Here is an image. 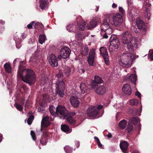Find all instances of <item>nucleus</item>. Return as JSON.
<instances>
[{"mask_svg": "<svg viewBox=\"0 0 153 153\" xmlns=\"http://www.w3.org/2000/svg\"><path fill=\"white\" fill-rule=\"evenodd\" d=\"M56 113L58 115L60 114L64 117H67L68 114V111L65 108L61 105H59L56 107Z\"/></svg>", "mask_w": 153, "mask_h": 153, "instance_id": "9d476101", "label": "nucleus"}, {"mask_svg": "<svg viewBox=\"0 0 153 153\" xmlns=\"http://www.w3.org/2000/svg\"><path fill=\"white\" fill-rule=\"evenodd\" d=\"M100 54L103 58L105 63L107 65H109L110 62L108 59L109 56L107 48L103 47L100 48Z\"/></svg>", "mask_w": 153, "mask_h": 153, "instance_id": "6e6552de", "label": "nucleus"}, {"mask_svg": "<svg viewBox=\"0 0 153 153\" xmlns=\"http://www.w3.org/2000/svg\"><path fill=\"white\" fill-rule=\"evenodd\" d=\"M130 79L131 81L134 84H135L137 80V76L134 74H131L128 76H126L125 77V79Z\"/></svg>", "mask_w": 153, "mask_h": 153, "instance_id": "aec40b11", "label": "nucleus"}, {"mask_svg": "<svg viewBox=\"0 0 153 153\" xmlns=\"http://www.w3.org/2000/svg\"><path fill=\"white\" fill-rule=\"evenodd\" d=\"M145 13H146L145 16V17L147 18L148 19H149V16H150V13H148L147 12H146Z\"/></svg>", "mask_w": 153, "mask_h": 153, "instance_id": "5fc2aeb1", "label": "nucleus"}, {"mask_svg": "<svg viewBox=\"0 0 153 153\" xmlns=\"http://www.w3.org/2000/svg\"><path fill=\"white\" fill-rule=\"evenodd\" d=\"M43 99L45 101L47 102L49 100V97L46 94H44L43 95Z\"/></svg>", "mask_w": 153, "mask_h": 153, "instance_id": "de8ad7c7", "label": "nucleus"}, {"mask_svg": "<svg viewBox=\"0 0 153 153\" xmlns=\"http://www.w3.org/2000/svg\"><path fill=\"white\" fill-rule=\"evenodd\" d=\"M138 120V118L136 117H133L130 118V121L134 125L137 123Z\"/></svg>", "mask_w": 153, "mask_h": 153, "instance_id": "473e14b6", "label": "nucleus"}, {"mask_svg": "<svg viewBox=\"0 0 153 153\" xmlns=\"http://www.w3.org/2000/svg\"><path fill=\"white\" fill-rule=\"evenodd\" d=\"M48 0H40V4L39 9L42 10L47 9L48 6Z\"/></svg>", "mask_w": 153, "mask_h": 153, "instance_id": "dca6fc26", "label": "nucleus"}, {"mask_svg": "<svg viewBox=\"0 0 153 153\" xmlns=\"http://www.w3.org/2000/svg\"><path fill=\"white\" fill-rule=\"evenodd\" d=\"M102 25L101 26V31H104V32H105V33L103 34V38H105V39H107L108 37V36L107 35V34L110 35L111 33H112V30L111 29V32L110 31V33H108V32H107V31H106L107 30H104L103 29H102L103 28H102Z\"/></svg>", "mask_w": 153, "mask_h": 153, "instance_id": "c85d7f7f", "label": "nucleus"}, {"mask_svg": "<svg viewBox=\"0 0 153 153\" xmlns=\"http://www.w3.org/2000/svg\"><path fill=\"white\" fill-rule=\"evenodd\" d=\"M151 6V4L150 3L147 4H146V7H150Z\"/></svg>", "mask_w": 153, "mask_h": 153, "instance_id": "774afa93", "label": "nucleus"}, {"mask_svg": "<svg viewBox=\"0 0 153 153\" xmlns=\"http://www.w3.org/2000/svg\"><path fill=\"white\" fill-rule=\"evenodd\" d=\"M64 149L66 153H71L72 150L71 147L68 146H66L64 147Z\"/></svg>", "mask_w": 153, "mask_h": 153, "instance_id": "72a5a7b5", "label": "nucleus"}, {"mask_svg": "<svg viewBox=\"0 0 153 153\" xmlns=\"http://www.w3.org/2000/svg\"><path fill=\"white\" fill-rule=\"evenodd\" d=\"M56 87V95L58 97H62L64 94L65 85L64 82H61L59 84H54Z\"/></svg>", "mask_w": 153, "mask_h": 153, "instance_id": "39448f33", "label": "nucleus"}, {"mask_svg": "<svg viewBox=\"0 0 153 153\" xmlns=\"http://www.w3.org/2000/svg\"><path fill=\"white\" fill-rule=\"evenodd\" d=\"M117 7V5L114 3H113L112 5V7L113 8H115Z\"/></svg>", "mask_w": 153, "mask_h": 153, "instance_id": "052dcab7", "label": "nucleus"}, {"mask_svg": "<svg viewBox=\"0 0 153 153\" xmlns=\"http://www.w3.org/2000/svg\"><path fill=\"white\" fill-rule=\"evenodd\" d=\"M133 127L131 123H128L126 128V131L128 133H130L132 130Z\"/></svg>", "mask_w": 153, "mask_h": 153, "instance_id": "c756f323", "label": "nucleus"}, {"mask_svg": "<svg viewBox=\"0 0 153 153\" xmlns=\"http://www.w3.org/2000/svg\"><path fill=\"white\" fill-rule=\"evenodd\" d=\"M85 50V51L86 53H87L88 51V47H85L84 48Z\"/></svg>", "mask_w": 153, "mask_h": 153, "instance_id": "0e129e2a", "label": "nucleus"}, {"mask_svg": "<svg viewBox=\"0 0 153 153\" xmlns=\"http://www.w3.org/2000/svg\"><path fill=\"white\" fill-rule=\"evenodd\" d=\"M49 119V117L47 116L44 117H43L41 123L43 124V122H45L46 121H48V120Z\"/></svg>", "mask_w": 153, "mask_h": 153, "instance_id": "49530a36", "label": "nucleus"}, {"mask_svg": "<svg viewBox=\"0 0 153 153\" xmlns=\"http://www.w3.org/2000/svg\"><path fill=\"white\" fill-rule=\"evenodd\" d=\"M132 39V36L128 31L125 32V47L127 46V49L130 51H132L133 46L131 41Z\"/></svg>", "mask_w": 153, "mask_h": 153, "instance_id": "423d86ee", "label": "nucleus"}, {"mask_svg": "<svg viewBox=\"0 0 153 153\" xmlns=\"http://www.w3.org/2000/svg\"><path fill=\"white\" fill-rule=\"evenodd\" d=\"M110 45L115 48H117L120 45V43L118 38L114 35H112L110 39Z\"/></svg>", "mask_w": 153, "mask_h": 153, "instance_id": "1a4fd4ad", "label": "nucleus"}, {"mask_svg": "<svg viewBox=\"0 0 153 153\" xmlns=\"http://www.w3.org/2000/svg\"><path fill=\"white\" fill-rule=\"evenodd\" d=\"M34 116L33 115L30 116L27 120V123L28 125H30L34 119Z\"/></svg>", "mask_w": 153, "mask_h": 153, "instance_id": "4c0bfd02", "label": "nucleus"}, {"mask_svg": "<svg viewBox=\"0 0 153 153\" xmlns=\"http://www.w3.org/2000/svg\"><path fill=\"white\" fill-rule=\"evenodd\" d=\"M150 57L152 60H153V51H152V53L150 54Z\"/></svg>", "mask_w": 153, "mask_h": 153, "instance_id": "bf43d9fd", "label": "nucleus"}, {"mask_svg": "<svg viewBox=\"0 0 153 153\" xmlns=\"http://www.w3.org/2000/svg\"><path fill=\"white\" fill-rule=\"evenodd\" d=\"M102 105H100L98 106H91L87 110V114L88 116L92 117H96L99 113L100 110L103 108Z\"/></svg>", "mask_w": 153, "mask_h": 153, "instance_id": "20e7f679", "label": "nucleus"}, {"mask_svg": "<svg viewBox=\"0 0 153 153\" xmlns=\"http://www.w3.org/2000/svg\"><path fill=\"white\" fill-rule=\"evenodd\" d=\"M35 23V21L31 22L27 26V27L28 29H31L33 28V26L34 23Z\"/></svg>", "mask_w": 153, "mask_h": 153, "instance_id": "37998d69", "label": "nucleus"}, {"mask_svg": "<svg viewBox=\"0 0 153 153\" xmlns=\"http://www.w3.org/2000/svg\"><path fill=\"white\" fill-rule=\"evenodd\" d=\"M46 37L45 35H42L39 36V43L42 44L45 40Z\"/></svg>", "mask_w": 153, "mask_h": 153, "instance_id": "e433bc0d", "label": "nucleus"}, {"mask_svg": "<svg viewBox=\"0 0 153 153\" xmlns=\"http://www.w3.org/2000/svg\"><path fill=\"white\" fill-rule=\"evenodd\" d=\"M49 111L51 114L53 116H54L55 115V111H54L53 107H50Z\"/></svg>", "mask_w": 153, "mask_h": 153, "instance_id": "a18cd8bd", "label": "nucleus"}, {"mask_svg": "<svg viewBox=\"0 0 153 153\" xmlns=\"http://www.w3.org/2000/svg\"><path fill=\"white\" fill-rule=\"evenodd\" d=\"M15 106L16 108L19 111H21L22 110L23 108L19 104H15Z\"/></svg>", "mask_w": 153, "mask_h": 153, "instance_id": "79ce46f5", "label": "nucleus"}, {"mask_svg": "<svg viewBox=\"0 0 153 153\" xmlns=\"http://www.w3.org/2000/svg\"><path fill=\"white\" fill-rule=\"evenodd\" d=\"M61 129L65 132L69 133L71 132V131H70V128L68 126L65 124L61 125Z\"/></svg>", "mask_w": 153, "mask_h": 153, "instance_id": "5701e85b", "label": "nucleus"}, {"mask_svg": "<svg viewBox=\"0 0 153 153\" xmlns=\"http://www.w3.org/2000/svg\"><path fill=\"white\" fill-rule=\"evenodd\" d=\"M80 88L81 93L84 94L87 93L89 90V88L88 87L86 84L85 83H82L80 85Z\"/></svg>", "mask_w": 153, "mask_h": 153, "instance_id": "a211bd4d", "label": "nucleus"}, {"mask_svg": "<svg viewBox=\"0 0 153 153\" xmlns=\"http://www.w3.org/2000/svg\"><path fill=\"white\" fill-rule=\"evenodd\" d=\"M133 109L129 108L128 109L127 112L129 114H133Z\"/></svg>", "mask_w": 153, "mask_h": 153, "instance_id": "3c124183", "label": "nucleus"}, {"mask_svg": "<svg viewBox=\"0 0 153 153\" xmlns=\"http://www.w3.org/2000/svg\"><path fill=\"white\" fill-rule=\"evenodd\" d=\"M132 92L130 86L128 84H125V94L130 95Z\"/></svg>", "mask_w": 153, "mask_h": 153, "instance_id": "412c9836", "label": "nucleus"}, {"mask_svg": "<svg viewBox=\"0 0 153 153\" xmlns=\"http://www.w3.org/2000/svg\"><path fill=\"white\" fill-rule=\"evenodd\" d=\"M136 23L139 29L142 31L146 32V29L144 22L140 19H137Z\"/></svg>", "mask_w": 153, "mask_h": 153, "instance_id": "ddd939ff", "label": "nucleus"}, {"mask_svg": "<svg viewBox=\"0 0 153 153\" xmlns=\"http://www.w3.org/2000/svg\"><path fill=\"white\" fill-rule=\"evenodd\" d=\"M132 50H133V49ZM125 50H126V51L127 52H128L126 54L125 53V56H126L128 58V59H129L131 60L132 59V55L131 53L133 51V50L131 51H130L127 49V48H126L125 49Z\"/></svg>", "mask_w": 153, "mask_h": 153, "instance_id": "a878e982", "label": "nucleus"}, {"mask_svg": "<svg viewBox=\"0 0 153 153\" xmlns=\"http://www.w3.org/2000/svg\"><path fill=\"white\" fill-rule=\"evenodd\" d=\"M50 124L51 123L49 121L43 122V124L41 123V131H42L43 128H46L48 127Z\"/></svg>", "mask_w": 153, "mask_h": 153, "instance_id": "bb28decb", "label": "nucleus"}, {"mask_svg": "<svg viewBox=\"0 0 153 153\" xmlns=\"http://www.w3.org/2000/svg\"><path fill=\"white\" fill-rule=\"evenodd\" d=\"M66 120L68 124L72 126L74 125L76 123V120L72 117H68Z\"/></svg>", "mask_w": 153, "mask_h": 153, "instance_id": "b1692460", "label": "nucleus"}, {"mask_svg": "<svg viewBox=\"0 0 153 153\" xmlns=\"http://www.w3.org/2000/svg\"><path fill=\"white\" fill-rule=\"evenodd\" d=\"M122 42L123 43H124V33H123L122 34Z\"/></svg>", "mask_w": 153, "mask_h": 153, "instance_id": "4d7b16f0", "label": "nucleus"}, {"mask_svg": "<svg viewBox=\"0 0 153 153\" xmlns=\"http://www.w3.org/2000/svg\"><path fill=\"white\" fill-rule=\"evenodd\" d=\"M0 23L1 24L3 25L4 24V22L2 20H0Z\"/></svg>", "mask_w": 153, "mask_h": 153, "instance_id": "338daca9", "label": "nucleus"}, {"mask_svg": "<svg viewBox=\"0 0 153 153\" xmlns=\"http://www.w3.org/2000/svg\"><path fill=\"white\" fill-rule=\"evenodd\" d=\"M18 63L17 77L26 83L31 86L34 84L36 80V76L34 72L30 69H26L25 67L26 62L25 61H21L19 58L16 59L13 62L14 67L16 63Z\"/></svg>", "mask_w": 153, "mask_h": 153, "instance_id": "f257e3e1", "label": "nucleus"}, {"mask_svg": "<svg viewBox=\"0 0 153 153\" xmlns=\"http://www.w3.org/2000/svg\"><path fill=\"white\" fill-rule=\"evenodd\" d=\"M71 51L68 47H64L61 48L60 52V55L58 59H66L68 58L70 55Z\"/></svg>", "mask_w": 153, "mask_h": 153, "instance_id": "0eeeda50", "label": "nucleus"}, {"mask_svg": "<svg viewBox=\"0 0 153 153\" xmlns=\"http://www.w3.org/2000/svg\"><path fill=\"white\" fill-rule=\"evenodd\" d=\"M107 136L108 137V138H111L112 137V134L110 133H109L108 135H107Z\"/></svg>", "mask_w": 153, "mask_h": 153, "instance_id": "e2e57ef3", "label": "nucleus"}, {"mask_svg": "<svg viewBox=\"0 0 153 153\" xmlns=\"http://www.w3.org/2000/svg\"><path fill=\"white\" fill-rule=\"evenodd\" d=\"M103 82L100 77L95 76L94 80L90 84L92 88H94L96 93L100 95L104 94L106 91L105 87L104 85H100Z\"/></svg>", "mask_w": 153, "mask_h": 153, "instance_id": "7ed1b4c3", "label": "nucleus"}, {"mask_svg": "<svg viewBox=\"0 0 153 153\" xmlns=\"http://www.w3.org/2000/svg\"><path fill=\"white\" fill-rule=\"evenodd\" d=\"M77 23L79 30H83L85 29V22H83L82 21L80 22H78L77 21Z\"/></svg>", "mask_w": 153, "mask_h": 153, "instance_id": "393cba45", "label": "nucleus"}, {"mask_svg": "<svg viewBox=\"0 0 153 153\" xmlns=\"http://www.w3.org/2000/svg\"><path fill=\"white\" fill-rule=\"evenodd\" d=\"M4 30V28L3 27H0V33H2Z\"/></svg>", "mask_w": 153, "mask_h": 153, "instance_id": "13d9d810", "label": "nucleus"}, {"mask_svg": "<svg viewBox=\"0 0 153 153\" xmlns=\"http://www.w3.org/2000/svg\"><path fill=\"white\" fill-rule=\"evenodd\" d=\"M43 135L41 139L40 140V143L42 145H45L47 142V134L46 131H44L43 133Z\"/></svg>", "mask_w": 153, "mask_h": 153, "instance_id": "f3484780", "label": "nucleus"}, {"mask_svg": "<svg viewBox=\"0 0 153 153\" xmlns=\"http://www.w3.org/2000/svg\"><path fill=\"white\" fill-rule=\"evenodd\" d=\"M119 10V12L121 13V15H123V8L121 7H120Z\"/></svg>", "mask_w": 153, "mask_h": 153, "instance_id": "864d4df0", "label": "nucleus"}, {"mask_svg": "<svg viewBox=\"0 0 153 153\" xmlns=\"http://www.w3.org/2000/svg\"><path fill=\"white\" fill-rule=\"evenodd\" d=\"M48 62L53 67H57L58 65L56 57L53 54H51L49 56Z\"/></svg>", "mask_w": 153, "mask_h": 153, "instance_id": "9b49d317", "label": "nucleus"}, {"mask_svg": "<svg viewBox=\"0 0 153 153\" xmlns=\"http://www.w3.org/2000/svg\"><path fill=\"white\" fill-rule=\"evenodd\" d=\"M120 146L123 152L124 153V141L120 143Z\"/></svg>", "mask_w": 153, "mask_h": 153, "instance_id": "a19ab883", "label": "nucleus"}, {"mask_svg": "<svg viewBox=\"0 0 153 153\" xmlns=\"http://www.w3.org/2000/svg\"><path fill=\"white\" fill-rule=\"evenodd\" d=\"M119 126L121 129H124V119L120 121Z\"/></svg>", "mask_w": 153, "mask_h": 153, "instance_id": "58836bf2", "label": "nucleus"}, {"mask_svg": "<svg viewBox=\"0 0 153 153\" xmlns=\"http://www.w3.org/2000/svg\"><path fill=\"white\" fill-rule=\"evenodd\" d=\"M74 24H73L68 25L66 27V29L69 32H74L73 31Z\"/></svg>", "mask_w": 153, "mask_h": 153, "instance_id": "f704fd0d", "label": "nucleus"}, {"mask_svg": "<svg viewBox=\"0 0 153 153\" xmlns=\"http://www.w3.org/2000/svg\"><path fill=\"white\" fill-rule=\"evenodd\" d=\"M80 72H81L82 73H84L85 72V71L83 69H80Z\"/></svg>", "mask_w": 153, "mask_h": 153, "instance_id": "69168bd1", "label": "nucleus"}, {"mask_svg": "<svg viewBox=\"0 0 153 153\" xmlns=\"http://www.w3.org/2000/svg\"><path fill=\"white\" fill-rule=\"evenodd\" d=\"M30 61L32 62H33L36 63V58L35 57H32L30 58Z\"/></svg>", "mask_w": 153, "mask_h": 153, "instance_id": "8fccbe9b", "label": "nucleus"}, {"mask_svg": "<svg viewBox=\"0 0 153 153\" xmlns=\"http://www.w3.org/2000/svg\"><path fill=\"white\" fill-rule=\"evenodd\" d=\"M135 95L137 96L138 97L140 98L141 97V94L138 91H137L135 94Z\"/></svg>", "mask_w": 153, "mask_h": 153, "instance_id": "6e6d98bb", "label": "nucleus"}, {"mask_svg": "<svg viewBox=\"0 0 153 153\" xmlns=\"http://www.w3.org/2000/svg\"><path fill=\"white\" fill-rule=\"evenodd\" d=\"M95 55V53L94 50H91L87 58L88 63L90 66H92L93 65Z\"/></svg>", "mask_w": 153, "mask_h": 153, "instance_id": "f8f14e48", "label": "nucleus"}, {"mask_svg": "<svg viewBox=\"0 0 153 153\" xmlns=\"http://www.w3.org/2000/svg\"><path fill=\"white\" fill-rule=\"evenodd\" d=\"M124 53H123L122 55L120 56V61H119V64L121 66L124 67V60L123 54Z\"/></svg>", "mask_w": 153, "mask_h": 153, "instance_id": "7c9ffc66", "label": "nucleus"}, {"mask_svg": "<svg viewBox=\"0 0 153 153\" xmlns=\"http://www.w3.org/2000/svg\"><path fill=\"white\" fill-rule=\"evenodd\" d=\"M129 146V144L126 141H125V153H127L128 152H127Z\"/></svg>", "mask_w": 153, "mask_h": 153, "instance_id": "09e8293b", "label": "nucleus"}, {"mask_svg": "<svg viewBox=\"0 0 153 153\" xmlns=\"http://www.w3.org/2000/svg\"><path fill=\"white\" fill-rule=\"evenodd\" d=\"M123 22L122 15L117 13L115 15L111 14L105 15L102 23V29L106 30L107 32L110 30L111 32V29L110 28L109 23L115 26H119L121 25Z\"/></svg>", "mask_w": 153, "mask_h": 153, "instance_id": "f03ea898", "label": "nucleus"}, {"mask_svg": "<svg viewBox=\"0 0 153 153\" xmlns=\"http://www.w3.org/2000/svg\"><path fill=\"white\" fill-rule=\"evenodd\" d=\"M65 75L66 76H70L71 73V70L70 68L66 67L64 69Z\"/></svg>", "mask_w": 153, "mask_h": 153, "instance_id": "cd10ccee", "label": "nucleus"}, {"mask_svg": "<svg viewBox=\"0 0 153 153\" xmlns=\"http://www.w3.org/2000/svg\"><path fill=\"white\" fill-rule=\"evenodd\" d=\"M97 22L95 19H92L89 23L86 26L88 30H91L96 27L97 25Z\"/></svg>", "mask_w": 153, "mask_h": 153, "instance_id": "2eb2a0df", "label": "nucleus"}, {"mask_svg": "<svg viewBox=\"0 0 153 153\" xmlns=\"http://www.w3.org/2000/svg\"><path fill=\"white\" fill-rule=\"evenodd\" d=\"M94 139L97 142L98 146L99 147H101L102 146V144L100 143L99 139L97 137H95Z\"/></svg>", "mask_w": 153, "mask_h": 153, "instance_id": "ea45409f", "label": "nucleus"}, {"mask_svg": "<svg viewBox=\"0 0 153 153\" xmlns=\"http://www.w3.org/2000/svg\"><path fill=\"white\" fill-rule=\"evenodd\" d=\"M42 26V24L39 22L36 23L35 22V23H34L33 27L35 29H38L39 27H41Z\"/></svg>", "mask_w": 153, "mask_h": 153, "instance_id": "c9c22d12", "label": "nucleus"}, {"mask_svg": "<svg viewBox=\"0 0 153 153\" xmlns=\"http://www.w3.org/2000/svg\"><path fill=\"white\" fill-rule=\"evenodd\" d=\"M82 34L81 33H77L76 34V36L77 37H80V36H81Z\"/></svg>", "mask_w": 153, "mask_h": 153, "instance_id": "680f3d73", "label": "nucleus"}, {"mask_svg": "<svg viewBox=\"0 0 153 153\" xmlns=\"http://www.w3.org/2000/svg\"><path fill=\"white\" fill-rule=\"evenodd\" d=\"M129 103L131 105H137L138 104V101L137 99H134L130 100Z\"/></svg>", "mask_w": 153, "mask_h": 153, "instance_id": "2f4dec72", "label": "nucleus"}, {"mask_svg": "<svg viewBox=\"0 0 153 153\" xmlns=\"http://www.w3.org/2000/svg\"><path fill=\"white\" fill-rule=\"evenodd\" d=\"M4 67L6 71L8 73H11L12 71V68L10 64L6 63L4 65Z\"/></svg>", "mask_w": 153, "mask_h": 153, "instance_id": "4be33fe9", "label": "nucleus"}, {"mask_svg": "<svg viewBox=\"0 0 153 153\" xmlns=\"http://www.w3.org/2000/svg\"><path fill=\"white\" fill-rule=\"evenodd\" d=\"M63 74L62 73H60L57 74L55 76V79L56 81L55 84H59L61 82H64L63 81Z\"/></svg>", "mask_w": 153, "mask_h": 153, "instance_id": "6ab92c4d", "label": "nucleus"}, {"mask_svg": "<svg viewBox=\"0 0 153 153\" xmlns=\"http://www.w3.org/2000/svg\"><path fill=\"white\" fill-rule=\"evenodd\" d=\"M30 134L33 140H36V134L33 131H31Z\"/></svg>", "mask_w": 153, "mask_h": 153, "instance_id": "c03bdc74", "label": "nucleus"}, {"mask_svg": "<svg viewBox=\"0 0 153 153\" xmlns=\"http://www.w3.org/2000/svg\"><path fill=\"white\" fill-rule=\"evenodd\" d=\"M112 47V46L111 45L109 47V51L110 52H113L115 51V48H113Z\"/></svg>", "mask_w": 153, "mask_h": 153, "instance_id": "603ef678", "label": "nucleus"}, {"mask_svg": "<svg viewBox=\"0 0 153 153\" xmlns=\"http://www.w3.org/2000/svg\"><path fill=\"white\" fill-rule=\"evenodd\" d=\"M70 101L72 106L75 108H77L79 107L80 102L77 97L74 96H71L70 98Z\"/></svg>", "mask_w": 153, "mask_h": 153, "instance_id": "4468645a", "label": "nucleus"}]
</instances>
